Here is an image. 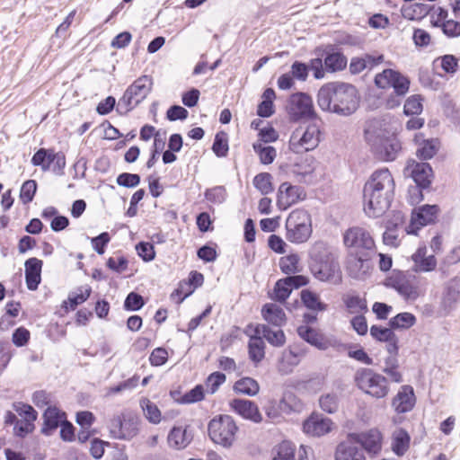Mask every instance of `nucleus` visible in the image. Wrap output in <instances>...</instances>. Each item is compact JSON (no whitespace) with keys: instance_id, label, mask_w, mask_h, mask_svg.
Listing matches in <instances>:
<instances>
[{"instance_id":"f257e3e1","label":"nucleus","mask_w":460,"mask_h":460,"mask_svg":"<svg viewBox=\"0 0 460 460\" xmlns=\"http://www.w3.org/2000/svg\"><path fill=\"white\" fill-rule=\"evenodd\" d=\"M394 181L388 169L374 172L363 190L364 210L368 217L383 216L394 196Z\"/></svg>"},{"instance_id":"f03ea898","label":"nucleus","mask_w":460,"mask_h":460,"mask_svg":"<svg viewBox=\"0 0 460 460\" xmlns=\"http://www.w3.org/2000/svg\"><path fill=\"white\" fill-rule=\"evenodd\" d=\"M358 102L356 87L347 83H328L320 88L317 94V103L322 111L341 116L354 113Z\"/></svg>"},{"instance_id":"7ed1b4c3","label":"nucleus","mask_w":460,"mask_h":460,"mask_svg":"<svg viewBox=\"0 0 460 460\" xmlns=\"http://www.w3.org/2000/svg\"><path fill=\"white\" fill-rule=\"evenodd\" d=\"M311 270L321 281L333 284L341 282V272L337 255L333 249L323 241H316L309 250Z\"/></svg>"},{"instance_id":"20e7f679","label":"nucleus","mask_w":460,"mask_h":460,"mask_svg":"<svg viewBox=\"0 0 460 460\" xmlns=\"http://www.w3.org/2000/svg\"><path fill=\"white\" fill-rule=\"evenodd\" d=\"M365 138L376 156L383 161H394L402 149L399 139L383 128L378 120L371 121L365 128Z\"/></svg>"},{"instance_id":"39448f33","label":"nucleus","mask_w":460,"mask_h":460,"mask_svg":"<svg viewBox=\"0 0 460 460\" xmlns=\"http://www.w3.org/2000/svg\"><path fill=\"white\" fill-rule=\"evenodd\" d=\"M152 85L153 80L148 75H142L136 79L119 99L117 111L121 115L128 114L148 95Z\"/></svg>"},{"instance_id":"423d86ee","label":"nucleus","mask_w":460,"mask_h":460,"mask_svg":"<svg viewBox=\"0 0 460 460\" xmlns=\"http://www.w3.org/2000/svg\"><path fill=\"white\" fill-rule=\"evenodd\" d=\"M357 386L365 394L381 399L387 395L389 385L387 379L370 368L358 370L354 376Z\"/></svg>"},{"instance_id":"0eeeda50","label":"nucleus","mask_w":460,"mask_h":460,"mask_svg":"<svg viewBox=\"0 0 460 460\" xmlns=\"http://www.w3.org/2000/svg\"><path fill=\"white\" fill-rule=\"evenodd\" d=\"M287 239L294 243H305L312 234L310 214L303 209L292 211L286 220Z\"/></svg>"},{"instance_id":"6e6552de","label":"nucleus","mask_w":460,"mask_h":460,"mask_svg":"<svg viewBox=\"0 0 460 460\" xmlns=\"http://www.w3.org/2000/svg\"><path fill=\"white\" fill-rule=\"evenodd\" d=\"M320 119L313 120L305 128L300 127L291 135L289 149L295 154L314 150L320 143Z\"/></svg>"},{"instance_id":"1a4fd4ad","label":"nucleus","mask_w":460,"mask_h":460,"mask_svg":"<svg viewBox=\"0 0 460 460\" xmlns=\"http://www.w3.org/2000/svg\"><path fill=\"white\" fill-rule=\"evenodd\" d=\"M237 429L234 419L229 415L216 416L208 425L210 439L226 448L230 447L234 442Z\"/></svg>"},{"instance_id":"9d476101","label":"nucleus","mask_w":460,"mask_h":460,"mask_svg":"<svg viewBox=\"0 0 460 460\" xmlns=\"http://www.w3.org/2000/svg\"><path fill=\"white\" fill-rule=\"evenodd\" d=\"M343 243L346 247L350 249V253L362 254L365 256H374L376 252L375 241L368 231L354 226L350 227L343 234Z\"/></svg>"},{"instance_id":"9b49d317","label":"nucleus","mask_w":460,"mask_h":460,"mask_svg":"<svg viewBox=\"0 0 460 460\" xmlns=\"http://www.w3.org/2000/svg\"><path fill=\"white\" fill-rule=\"evenodd\" d=\"M286 111L291 121L302 119H318L314 109L312 98L305 93H296L289 96Z\"/></svg>"},{"instance_id":"f8f14e48","label":"nucleus","mask_w":460,"mask_h":460,"mask_svg":"<svg viewBox=\"0 0 460 460\" xmlns=\"http://www.w3.org/2000/svg\"><path fill=\"white\" fill-rule=\"evenodd\" d=\"M375 84L378 88H394L397 96H404L410 87V80L401 73L393 69H385L375 77Z\"/></svg>"},{"instance_id":"ddd939ff","label":"nucleus","mask_w":460,"mask_h":460,"mask_svg":"<svg viewBox=\"0 0 460 460\" xmlns=\"http://www.w3.org/2000/svg\"><path fill=\"white\" fill-rule=\"evenodd\" d=\"M110 434L112 438L130 440L139 431L137 419L134 417L114 416L109 423Z\"/></svg>"},{"instance_id":"4468645a","label":"nucleus","mask_w":460,"mask_h":460,"mask_svg":"<svg viewBox=\"0 0 460 460\" xmlns=\"http://www.w3.org/2000/svg\"><path fill=\"white\" fill-rule=\"evenodd\" d=\"M351 441L370 455H376L382 448V434L376 429L362 433H350L348 435Z\"/></svg>"},{"instance_id":"2eb2a0df","label":"nucleus","mask_w":460,"mask_h":460,"mask_svg":"<svg viewBox=\"0 0 460 460\" xmlns=\"http://www.w3.org/2000/svg\"><path fill=\"white\" fill-rule=\"evenodd\" d=\"M307 283V278L303 275L288 276L279 279L275 284L271 298L283 303L290 296L294 288H299Z\"/></svg>"},{"instance_id":"dca6fc26","label":"nucleus","mask_w":460,"mask_h":460,"mask_svg":"<svg viewBox=\"0 0 460 460\" xmlns=\"http://www.w3.org/2000/svg\"><path fill=\"white\" fill-rule=\"evenodd\" d=\"M373 256L350 253L347 261V271L355 279H362L370 268V260Z\"/></svg>"},{"instance_id":"f3484780","label":"nucleus","mask_w":460,"mask_h":460,"mask_svg":"<svg viewBox=\"0 0 460 460\" xmlns=\"http://www.w3.org/2000/svg\"><path fill=\"white\" fill-rule=\"evenodd\" d=\"M332 422L329 418H324L320 414H312L303 424V430L305 433L314 436L321 437L332 429Z\"/></svg>"},{"instance_id":"a211bd4d","label":"nucleus","mask_w":460,"mask_h":460,"mask_svg":"<svg viewBox=\"0 0 460 460\" xmlns=\"http://www.w3.org/2000/svg\"><path fill=\"white\" fill-rule=\"evenodd\" d=\"M432 175V168L429 164L417 163L411 171V177L417 184V187L411 189L410 193L420 194V190L418 187L421 189L429 188L431 183Z\"/></svg>"},{"instance_id":"6ab92c4d","label":"nucleus","mask_w":460,"mask_h":460,"mask_svg":"<svg viewBox=\"0 0 460 460\" xmlns=\"http://www.w3.org/2000/svg\"><path fill=\"white\" fill-rule=\"evenodd\" d=\"M193 439L192 431L188 426L173 427L167 437V442L170 447L181 450L186 448Z\"/></svg>"},{"instance_id":"aec40b11","label":"nucleus","mask_w":460,"mask_h":460,"mask_svg":"<svg viewBox=\"0 0 460 460\" xmlns=\"http://www.w3.org/2000/svg\"><path fill=\"white\" fill-rule=\"evenodd\" d=\"M232 409L244 419L259 423L262 420L258 406L252 401L245 399H234L230 402Z\"/></svg>"},{"instance_id":"412c9836","label":"nucleus","mask_w":460,"mask_h":460,"mask_svg":"<svg viewBox=\"0 0 460 460\" xmlns=\"http://www.w3.org/2000/svg\"><path fill=\"white\" fill-rule=\"evenodd\" d=\"M415 404L413 388L410 385H402L394 396L392 405L398 413L410 411Z\"/></svg>"},{"instance_id":"4be33fe9","label":"nucleus","mask_w":460,"mask_h":460,"mask_svg":"<svg viewBox=\"0 0 460 460\" xmlns=\"http://www.w3.org/2000/svg\"><path fill=\"white\" fill-rule=\"evenodd\" d=\"M438 212L439 208L437 205H423L420 207L412 212L410 227L418 226L417 228H419V226L434 223Z\"/></svg>"},{"instance_id":"5701e85b","label":"nucleus","mask_w":460,"mask_h":460,"mask_svg":"<svg viewBox=\"0 0 460 460\" xmlns=\"http://www.w3.org/2000/svg\"><path fill=\"white\" fill-rule=\"evenodd\" d=\"M414 272H430L437 267V259L434 255H427L426 246L419 247L411 255Z\"/></svg>"},{"instance_id":"b1692460","label":"nucleus","mask_w":460,"mask_h":460,"mask_svg":"<svg viewBox=\"0 0 460 460\" xmlns=\"http://www.w3.org/2000/svg\"><path fill=\"white\" fill-rule=\"evenodd\" d=\"M252 329L256 334H260L262 338L266 339L267 341L275 347H281L286 342V336L281 330H272L266 324H257L252 327V324L247 326L245 331L246 334H249V330Z\"/></svg>"},{"instance_id":"393cba45","label":"nucleus","mask_w":460,"mask_h":460,"mask_svg":"<svg viewBox=\"0 0 460 460\" xmlns=\"http://www.w3.org/2000/svg\"><path fill=\"white\" fill-rule=\"evenodd\" d=\"M335 460H366L363 449L355 445L349 437L336 448Z\"/></svg>"},{"instance_id":"a878e982","label":"nucleus","mask_w":460,"mask_h":460,"mask_svg":"<svg viewBox=\"0 0 460 460\" xmlns=\"http://www.w3.org/2000/svg\"><path fill=\"white\" fill-rule=\"evenodd\" d=\"M25 280L29 290H36L40 283L42 261L30 258L25 261Z\"/></svg>"},{"instance_id":"bb28decb","label":"nucleus","mask_w":460,"mask_h":460,"mask_svg":"<svg viewBox=\"0 0 460 460\" xmlns=\"http://www.w3.org/2000/svg\"><path fill=\"white\" fill-rule=\"evenodd\" d=\"M43 419L44 424L41 432L49 436L66 420V413L56 407H48L43 413Z\"/></svg>"},{"instance_id":"cd10ccee","label":"nucleus","mask_w":460,"mask_h":460,"mask_svg":"<svg viewBox=\"0 0 460 460\" xmlns=\"http://www.w3.org/2000/svg\"><path fill=\"white\" fill-rule=\"evenodd\" d=\"M297 334L307 343L321 350H325L329 348L330 342L324 336L318 332L315 329L307 325H301L297 328Z\"/></svg>"},{"instance_id":"c85d7f7f","label":"nucleus","mask_w":460,"mask_h":460,"mask_svg":"<svg viewBox=\"0 0 460 460\" xmlns=\"http://www.w3.org/2000/svg\"><path fill=\"white\" fill-rule=\"evenodd\" d=\"M300 196V187L283 182L278 191L277 203L280 208L286 209L297 201Z\"/></svg>"},{"instance_id":"c756f323","label":"nucleus","mask_w":460,"mask_h":460,"mask_svg":"<svg viewBox=\"0 0 460 460\" xmlns=\"http://www.w3.org/2000/svg\"><path fill=\"white\" fill-rule=\"evenodd\" d=\"M460 299V278L450 279L443 293L442 305L445 309L451 310Z\"/></svg>"},{"instance_id":"7c9ffc66","label":"nucleus","mask_w":460,"mask_h":460,"mask_svg":"<svg viewBox=\"0 0 460 460\" xmlns=\"http://www.w3.org/2000/svg\"><path fill=\"white\" fill-rule=\"evenodd\" d=\"M384 60L383 55H378L376 57L372 55H365L362 58H353L349 63V71L353 75H358L361 73L364 69L369 68L372 69L376 65L382 63Z\"/></svg>"},{"instance_id":"2f4dec72","label":"nucleus","mask_w":460,"mask_h":460,"mask_svg":"<svg viewBox=\"0 0 460 460\" xmlns=\"http://www.w3.org/2000/svg\"><path fill=\"white\" fill-rule=\"evenodd\" d=\"M261 314L264 320L274 325L280 327L286 323V314L281 307L276 304H266L261 309Z\"/></svg>"},{"instance_id":"473e14b6","label":"nucleus","mask_w":460,"mask_h":460,"mask_svg":"<svg viewBox=\"0 0 460 460\" xmlns=\"http://www.w3.org/2000/svg\"><path fill=\"white\" fill-rule=\"evenodd\" d=\"M302 355V350H296L294 349H285L279 360V371L282 374L290 373L293 367L299 364Z\"/></svg>"},{"instance_id":"72a5a7b5","label":"nucleus","mask_w":460,"mask_h":460,"mask_svg":"<svg viewBox=\"0 0 460 460\" xmlns=\"http://www.w3.org/2000/svg\"><path fill=\"white\" fill-rule=\"evenodd\" d=\"M414 140L417 144L420 145L416 151V155L421 160H428L432 158L439 148V142L438 139H422L420 141V137L415 136Z\"/></svg>"},{"instance_id":"f704fd0d","label":"nucleus","mask_w":460,"mask_h":460,"mask_svg":"<svg viewBox=\"0 0 460 460\" xmlns=\"http://www.w3.org/2000/svg\"><path fill=\"white\" fill-rule=\"evenodd\" d=\"M411 437L403 429H398L393 433L392 450L398 456H403L410 447Z\"/></svg>"},{"instance_id":"c9c22d12","label":"nucleus","mask_w":460,"mask_h":460,"mask_svg":"<svg viewBox=\"0 0 460 460\" xmlns=\"http://www.w3.org/2000/svg\"><path fill=\"white\" fill-rule=\"evenodd\" d=\"M248 349L249 358L252 361L259 363L263 359L265 356V343L260 334H256L253 332V333L250 335Z\"/></svg>"},{"instance_id":"e433bc0d","label":"nucleus","mask_w":460,"mask_h":460,"mask_svg":"<svg viewBox=\"0 0 460 460\" xmlns=\"http://www.w3.org/2000/svg\"><path fill=\"white\" fill-rule=\"evenodd\" d=\"M431 10L428 4L415 3L402 9V16L409 20H420L427 16Z\"/></svg>"},{"instance_id":"4c0bfd02","label":"nucleus","mask_w":460,"mask_h":460,"mask_svg":"<svg viewBox=\"0 0 460 460\" xmlns=\"http://www.w3.org/2000/svg\"><path fill=\"white\" fill-rule=\"evenodd\" d=\"M234 390L238 394L254 396L259 393L260 385L253 378L243 377L234 383Z\"/></svg>"},{"instance_id":"58836bf2","label":"nucleus","mask_w":460,"mask_h":460,"mask_svg":"<svg viewBox=\"0 0 460 460\" xmlns=\"http://www.w3.org/2000/svg\"><path fill=\"white\" fill-rule=\"evenodd\" d=\"M347 58L340 52H332L324 58V67L328 72H336L346 67Z\"/></svg>"},{"instance_id":"ea45409f","label":"nucleus","mask_w":460,"mask_h":460,"mask_svg":"<svg viewBox=\"0 0 460 460\" xmlns=\"http://www.w3.org/2000/svg\"><path fill=\"white\" fill-rule=\"evenodd\" d=\"M302 303L310 310L313 311H325L327 305L322 303L319 296L309 289H304L301 291Z\"/></svg>"},{"instance_id":"a19ab883","label":"nucleus","mask_w":460,"mask_h":460,"mask_svg":"<svg viewBox=\"0 0 460 460\" xmlns=\"http://www.w3.org/2000/svg\"><path fill=\"white\" fill-rule=\"evenodd\" d=\"M254 152L259 155L260 161L263 164H270L273 163L277 151L273 146H264L261 142H255L252 145Z\"/></svg>"},{"instance_id":"79ce46f5","label":"nucleus","mask_w":460,"mask_h":460,"mask_svg":"<svg viewBox=\"0 0 460 460\" xmlns=\"http://www.w3.org/2000/svg\"><path fill=\"white\" fill-rule=\"evenodd\" d=\"M416 323V317L411 313H400L389 320L392 329H409Z\"/></svg>"},{"instance_id":"37998d69","label":"nucleus","mask_w":460,"mask_h":460,"mask_svg":"<svg viewBox=\"0 0 460 460\" xmlns=\"http://www.w3.org/2000/svg\"><path fill=\"white\" fill-rule=\"evenodd\" d=\"M140 405L143 409L146 418L154 424H158L161 421V411L158 407L147 398H143L140 401Z\"/></svg>"},{"instance_id":"c03bdc74","label":"nucleus","mask_w":460,"mask_h":460,"mask_svg":"<svg viewBox=\"0 0 460 460\" xmlns=\"http://www.w3.org/2000/svg\"><path fill=\"white\" fill-rule=\"evenodd\" d=\"M272 176L269 172H261L253 179L254 187L262 194L267 195L273 191Z\"/></svg>"},{"instance_id":"a18cd8bd","label":"nucleus","mask_w":460,"mask_h":460,"mask_svg":"<svg viewBox=\"0 0 460 460\" xmlns=\"http://www.w3.org/2000/svg\"><path fill=\"white\" fill-rule=\"evenodd\" d=\"M295 446L289 441H283L275 448L272 460H295Z\"/></svg>"},{"instance_id":"49530a36","label":"nucleus","mask_w":460,"mask_h":460,"mask_svg":"<svg viewBox=\"0 0 460 460\" xmlns=\"http://www.w3.org/2000/svg\"><path fill=\"white\" fill-rule=\"evenodd\" d=\"M228 149L227 134L224 131L217 133L212 146V150L215 155L218 157H225L227 155Z\"/></svg>"},{"instance_id":"de8ad7c7","label":"nucleus","mask_w":460,"mask_h":460,"mask_svg":"<svg viewBox=\"0 0 460 460\" xmlns=\"http://www.w3.org/2000/svg\"><path fill=\"white\" fill-rule=\"evenodd\" d=\"M395 289L406 300L414 301L420 296L418 288L416 286L412 285L408 280L398 282L395 286Z\"/></svg>"},{"instance_id":"09e8293b","label":"nucleus","mask_w":460,"mask_h":460,"mask_svg":"<svg viewBox=\"0 0 460 460\" xmlns=\"http://www.w3.org/2000/svg\"><path fill=\"white\" fill-rule=\"evenodd\" d=\"M320 408L330 414H332L338 411L339 408V398L336 394H326L319 399Z\"/></svg>"},{"instance_id":"8fccbe9b","label":"nucleus","mask_w":460,"mask_h":460,"mask_svg":"<svg viewBox=\"0 0 460 460\" xmlns=\"http://www.w3.org/2000/svg\"><path fill=\"white\" fill-rule=\"evenodd\" d=\"M423 98L420 94L410 96L404 103L403 111L406 115H418L423 110Z\"/></svg>"},{"instance_id":"3c124183","label":"nucleus","mask_w":460,"mask_h":460,"mask_svg":"<svg viewBox=\"0 0 460 460\" xmlns=\"http://www.w3.org/2000/svg\"><path fill=\"white\" fill-rule=\"evenodd\" d=\"M299 260L300 259L297 254H289L282 257L279 261V267L282 272L288 275L298 272Z\"/></svg>"},{"instance_id":"603ef678","label":"nucleus","mask_w":460,"mask_h":460,"mask_svg":"<svg viewBox=\"0 0 460 460\" xmlns=\"http://www.w3.org/2000/svg\"><path fill=\"white\" fill-rule=\"evenodd\" d=\"M53 149H39L31 158V164L35 166H40L43 171L49 169V160Z\"/></svg>"},{"instance_id":"864d4df0","label":"nucleus","mask_w":460,"mask_h":460,"mask_svg":"<svg viewBox=\"0 0 460 460\" xmlns=\"http://www.w3.org/2000/svg\"><path fill=\"white\" fill-rule=\"evenodd\" d=\"M204 195L206 199L209 202L214 204H221L226 200L227 193L224 186H216L206 190Z\"/></svg>"},{"instance_id":"5fc2aeb1","label":"nucleus","mask_w":460,"mask_h":460,"mask_svg":"<svg viewBox=\"0 0 460 460\" xmlns=\"http://www.w3.org/2000/svg\"><path fill=\"white\" fill-rule=\"evenodd\" d=\"M344 303L351 314L360 313L367 309V301L358 296H348L344 298Z\"/></svg>"},{"instance_id":"6e6d98bb","label":"nucleus","mask_w":460,"mask_h":460,"mask_svg":"<svg viewBox=\"0 0 460 460\" xmlns=\"http://www.w3.org/2000/svg\"><path fill=\"white\" fill-rule=\"evenodd\" d=\"M204 398V388L201 385H196L194 388L187 392L180 399H176L180 403L189 404L201 401Z\"/></svg>"},{"instance_id":"4d7b16f0","label":"nucleus","mask_w":460,"mask_h":460,"mask_svg":"<svg viewBox=\"0 0 460 460\" xmlns=\"http://www.w3.org/2000/svg\"><path fill=\"white\" fill-rule=\"evenodd\" d=\"M370 335L375 340L381 341V342H386L388 341H391V339H394V337L396 336L391 327L386 328V327H381V326H377V325L371 326Z\"/></svg>"},{"instance_id":"13d9d810","label":"nucleus","mask_w":460,"mask_h":460,"mask_svg":"<svg viewBox=\"0 0 460 460\" xmlns=\"http://www.w3.org/2000/svg\"><path fill=\"white\" fill-rule=\"evenodd\" d=\"M37 190V182L34 180H28L23 182L21 192L20 199L24 203L27 204L32 201L34 195Z\"/></svg>"},{"instance_id":"bf43d9fd","label":"nucleus","mask_w":460,"mask_h":460,"mask_svg":"<svg viewBox=\"0 0 460 460\" xmlns=\"http://www.w3.org/2000/svg\"><path fill=\"white\" fill-rule=\"evenodd\" d=\"M145 305L143 296L136 292H130L125 301L124 308L128 311H137Z\"/></svg>"},{"instance_id":"052dcab7","label":"nucleus","mask_w":460,"mask_h":460,"mask_svg":"<svg viewBox=\"0 0 460 460\" xmlns=\"http://www.w3.org/2000/svg\"><path fill=\"white\" fill-rule=\"evenodd\" d=\"M226 381V375L221 372H214L208 376L206 385L210 394H215L218 387Z\"/></svg>"},{"instance_id":"680f3d73","label":"nucleus","mask_w":460,"mask_h":460,"mask_svg":"<svg viewBox=\"0 0 460 460\" xmlns=\"http://www.w3.org/2000/svg\"><path fill=\"white\" fill-rule=\"evenodd\" d=\"M116 181L119 186L134 188L139 184L140 176L136 173L122 172L117 177Z\"/></svg>"},{"instance_id":"e2e57ef3","label":"nucleus","mask_w":460,"mask_h":460,"mask_svg":"<svg viewBox=\"0 0 460 460\" xmlns=\"http://www.w3.org/2000/svg\"><path fill=\"white\" fill-rule=\"evenodd\" d=\"M13 409L19 415L25 418L24 421L33 422L37 419L36 411L29 404L22 402H16L13 404Z\"/></svg>"},{"instance_id":"0e129e2a","label":"nucleus","mask_w":460,"mask_h":460,"mask_svg":"<svg viewBox=\"0 0 460 460\" xmlns=\"http://www.w3.org/2000/svg\"><path fill=\"white\" fill-rule=\"evenodd\" d=\"M309 66L308 65L300 62L295 61L291 66L290 74L291 75L299 81H305L308 76Z\"/></svg>"},{"instance_id":"69168bd1","label":"nucleus","mask_w":460,"mask_h":460,"mask_svg":"<svg viewBox=\"0 0 460 460\" xmlns=\"http://www.w3.org/2000/svg\"><path fill=\"white\" fill-rule=\"evenodd\" d=\"M52 164V171L60 175L63 173V170L66 166V156L62 152L55 153L54 150L52 151L50 160H49V166Z\"/></svg>"},{"instance_id":"338daca9","label":"nucleus","mask_w":460,"mask_h":460,"mask_svg":"<svg viewBox=\"0 0 460 460\" xmlns=\"http://www.w3.org/2000/svg\"><path fill=\"white\" fill-rule=\"evenodd\" d=\"M110 241L111 236L107 232H103L99 235L91 238V243L93 244L94 251L100 255L104 253L105 247L110 243Z\"/></svg>"},{"instance_id":"774afa93","label":"nucleus","mask_w":460,"mask_h":460,"mask_svg":"<svg viewBox=\"0 0 460 460\" xmlns=\"http://www.w3.org/2000/svg\"><path fill=\"white\" fill-rule=\"evenodd\" d=\"M136 250L145 261H151L155 259V249L150 243L140 242L136 245Z\"/></svg>"}]
</instances>
